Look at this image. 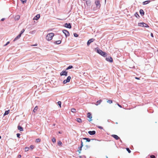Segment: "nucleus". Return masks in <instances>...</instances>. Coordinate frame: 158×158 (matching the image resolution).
Instances as JSON below:
<instances>
[{"label":"nucleus","instance_id":"obj_51","mask_svg":"<svg viewBox=\"0 0 158 158\" xmlns=\"http://www.w3.org/2000/svg\"><path fill=\"white\" fill-rule=\"evenodd\" d=\"M21 157V155H19L18 156V158H20Z\"/></svg>","mask_w":158,"mask_h":158},{"label":"nucleus","instance_id":"obj_62","mask_svg":"<svg viewBox=\"0 0 158 158\" xmlns=\"http://www.w3.org/2000/svg\"><path fill=\"white\" fill-rule=\"evenodd\" d=\"M97 141H99V140H98V139H97ZM99 141H100V140H99Z\"/></svg>","mask_w":158,"mask_h":158},{"label":"nucleus","instance_id":"obj_21","mask_svg":"<svg viewBox=\"0 0 158 158\" xmlns=\"http://www.w3.org/2000/svg\"><path fill=\"white\" fill-rule=\"evenodd\" d=\"M61 43V41L60 40H58L55 41L54 42V43L56 44H59Z\"/></svg>","mask_w":158,"mask_h":158},{"label":"nucleus","instance_id":"obj_61","mask_svg":"<svg viewBox=\"0 0 158 158\" xmlns=\"http://www.w3.org/2000/svg\"><path fill=\"white\" fill-rule=\"evenodd\" d=\"M109 120H108V122H109Z\"/></svg>","mask_w":158,"mask_h":158},{"label":"nucleus","instance_id":"obj_10","mask_svg":"<svg viewBox=\"0 0 158 158\" xmlns=\"http://www.w3.org/2000/svg\"><path fill=\"white\" fill-rule=\"evenodd\" d=\"M87 117L89 118V119H88L89 122H90L92 120V114L90 112H88L87 114Z\"/></svg>","mask_w":158,"mask_h":158},{"label":"nucleus","instance_id":"obj_18","mask_svg":"<svg viewBox=\"0 0 158 158\" xmlns=\"http://www.w3.org/2000/svg\"><path fill=\"white\" fill-rule=\"evenodd\" d=\"M151 2V0H147L144 1L142 3L143 5H146L147 4Z\"/></svg>","mask_w":158,"mask_h":158},{"label":"nucleus","instance_id":"obj_48","mask_svg":"<svg viewBox=\"0 0 158 158\" xmlns=\"http://www.w3.org/2000/svg\"><path fill=\"white\" fill-rule=\"evenodd\" d=\"M117 104L118 105V106L120 108H122V106L120 104H119L118 103H117Z\"/></svg>","mask_w":158,"mask_h":158},{"label":"nucleus","instance_id":"obj_3","mask_svg":"<svg viewBox=\"0 0 158 158\" xmlns=\"http://www.w3.org/2000/svg\"><path fill=\"white\" fill-rule=\"evenodd\" d=\"M138 26H139L143 27L146 28L149 27V26H148V24H147L143 23V22H141L140 23H139L138 24Z\"/></svg>","mask_w":158,"mask_h":158},{"label":"nucleus","instance_id":"obj_50","mask_svg":"<svg viewBox=\"0 0 158 158\" xmlns=\"http://www.w3.org/2000/svg\"><path fill=\"white\" fill-rule=\"evenodd\" d=\"M135 79H137V80H139L140 79V78L139 77H135Z\"/></svg>","mask_w":158,"mask_h":158},{"label":"nucleus","instance_id":"obj_5","mask_svg":"<svg viewBox=\"0 0 158 158\" xmlns=\"http://www.w3.org/2000/svg\"><path fill=\"white\" fill-rule=\"evenodd\" d=\"M95 3L96 6L97 8H98V9H99L101 7L100 0H96L95 2Z\"/></svg>","mask_w":158,"mask_h":158},{"label":"nucleus","instance_id":"obj_20","mask_svg":"<svg viewBox=\"0 0 158 158\" xmlns=\"http://www.w3.org/2000/svg\"><path fill=\"white\" fill-rule=\"evenodd\" d=\"M18 129L20 131H23V127L20 125H18Z\"/></svg>","mask_w":158,"mask_h":158},{"label":"nucleus","instance_id":"obj_16","mask_svg":"<svg viewBox=\"0 0 158 158\" xmlns=\"http://www.w3.org/2000/svg\"><path fill=\"white\" fill-rule=\"evenodd\" d=\"M40 17V15L39 14H37L33 18V20H38Z\"/></svg>","mask_w":158,"mask_h":158},{"label":"nucleus","instance_id":"obj_43","mask_svg":"<svg viewBox=\"0 0 158 158\" xmlns=\"http://www.w3.org/2000/svg\"><path fill=\"white\" fill-rule=\"evenodd\" d=\"M79 158H86V156L85 155L80 156H79Z\"/></svg>","mask_w":158,"mask_h":158},{"label":"nucleus","instance_id":"obj_28","mask_svg":"<svg viewBox=\"0 0 158 158\" xmlns=\"http://www.w3.org/2000/svg\"><path fill=\"white\" fill-rule=\"evenodd\" d=\"M76 121L78 123H80L82 122V120L80 118H77Z\"/></svg>","mask_w":158,"mask_h":158},{"label":"nucleus","instance_id":"obj_30","mask_svg":"<svg viewBox=\"0 0 158 158\" xmlns=\"http://www.w3.org/2000/svg\"><path fill=\"white\" fill-rule=\"evenodd\" d=\"M57 144L59 146H62V143L60 141H59L58 142Z\"/></svg>","mask_w":158,"mask_h":158},{"label":"nucleus","instance_id":"obj_55","mask_svg":"<svg viewBox=\"0 0 158 158\" xmlns=\"http://www.w3.org/2000/svg\"><path fill=\"white\" fill-rule=\"evenodd\" d=\"M83 146V144H81L80 147H81L82 148Z\"/></svg>","mask_w":158,"mask_h":158},{"label":"nucleus","instance_id":"obj_34","mask_svg":"<svg viewBox=\"0 0 158 158\" xmlns=\"http://www.w3.org/2000/svg\"><path fill=\"white\" fill-rule=\"evenodd\" d=\"M41 141V139L40 138H38L36 139L35 142L39 143Z\"/></svg>","mask_w":158,"mask_h":158},{"label":"nucleus","instance_id":"obj_44","mask_svg":"<svg viewBox=\"0 0 158 158\" xmlns=\"http://www.w3.org/2000/svg\"><path fill=\"white\" fill-rule=\"evenodd\" d=\"M16 135H17V137L19 138H20V133H17L16 134Z\"/></svg>","mask_w":158,"mask_h":158},{"label":"nucleus","instance_id":"obj_38","mask_svg":"<svg viewBox=\"0 0 158 158\" xmlns=\"http://www.w3.org/2000/svg\"><path fill=\"white\" fill-rule=\"evenodd\" d=\"M29 149V147H26L25 148V151H26V152L28 151Z\"/></svg>","mask_w":158,"mask_h":158},{"label":"nucleus","instance_id":"obj_32","mask_svg":"<svg viewBox=\"0 0 158 158\" xmlns=\"http://www.w3.org/2000/svg\"><path fill=\"white\" fill-rule=\"evenodd\" d=\"M57 103L58 105L60 106V108L61 107V101H59L57 102Z\"/></svg>","mask_w":158,"mask_h":158},{"label":"nucleus","instance_id":"obj_7","mask_svg":"<svg viewBox=\"0 0 158 158\" xmlns=\"http://www.w3.org/2000/svg\"><path fill=\"white\" fill-rule=\"evenodd\" d=\"M68 71H67L65 70H63L60 73V76H67L68 75Z\"/></svg>","mask_w":158,"mask_h":158},{"label":"nucleus","instance_id":"obj_33","mask_svg":"<svg viewBox=\"0 0 158 158\" xmlns=\"http://www.w3.org/2000/svg\"><path fill=\"white\" fill-rule=\"evenodd\" d=\"M71 111L72 112L75 113L76 112V109L74 108H72L71 109Z\"/></svg>","mask_w":158,"mask_h":158},{"label":"nucleus","instance_id":"obj_19","mask_svg":"<svg viewBox=\"0 0 158 158\" xmlns=\"http://www.w3.org/2000/svg\"><path fill=\"white\" fill-rule=\"evenodd\" d=\"M21 35H20L19 34L13 40V41H15L18 39H19L21 37Z\"/></svg>","mask_w":158,"mask_h":158},{"label":"nucleus","instance_id":"obj_41","mask_svg":"<svg viewBox=\"0 0 158 158\" xmlns=\"http://www.w3.org/2000/svg\"><path fill=\"white\" fill-rule=\"evenodd\" d=\"M86 148L85 149V150H86L89 148L90 147V146H89L88 145H86L85 146Z\"/></svg>","mask_w":158,"mask_h":158},{"label":"nucleus","instance_id":"obj_56","mask_svg":"<svg viewBox=\"0 0 158 158\" xmlns=\"http://www.w3.org/2000/svg\"><path fill=\"white\" fill-rule=\"evenodd\" d=\"M55 124H53V126H55Z\"/></svg>","mask_w":158,"mask_h":158},{"label":"nucleus","instance_id":"obj_1","mask_svg":"<svg viewBox=\"0 0 158 158\" xmlns=\"http://www.w3.org/2000/svg\"><path fill=\"white\" fill-rule=\"evenodd\" d=\"M94 51L97 53L101 55L103 57H106V56L107 53L106 52L102 51L98 47H97L94 48Z\"/></svg>","mask_w":158,"mask_h":158},{"label":"nucleus","instance_id":"obj_31","mask_svg":"<svg viewBox=\"0 0 158 158\" xmlns=\"http://www.w3.org/2000/svg\"><path fill=\"white\" fill-rule=\"evenodd\" d=\"M37 109H38V106H35V107L34 108V110H33V112H34V113H35L36 111L37 110Z\"/></svg>","mask_w":158,"mask_h":158},{"label":"nucleus","instance_id":"obj_54","mask_svg":"<svg viewBox=\"0 0 158 158\" xmlns=\"http://www.w3.org/2000/svg\"><path fill=\"white\" fill-rule=\"evenodd\" d=\"M81 144H83V142H82V140H81Z\"/></svg>","mask_w":158,"mask_h":158},{"label":"nucleus","instance_id":"obj_46","mask_svg":"<svg viewBox=\"0 0 158 158\" xmlns=\"http://www.w3.org/2000/svg\"><path fill=\"white\" fill-rule=\"evenodd\" d=\"M151 158H156L155 156L154 155H152L150 156Z\"/></svg>","mask_w":158,"mask_h":158},{"label":"nucleus","instance_id":"obj_57","mask_svg":"<svg viewBox=\"0 0 158 158\" xmlns=\"http://www.w3.org/2000/svg\"><path fill=\"white\" fill-rule=\"evenodd\" d=\"M34 45L35 46H36L37 45V44H35Z\"/></svg>","mask_w":158,"mask_h":158},{"label":"nucleus","instance_id":"obj_39","mask_svg":"<svg viewBox=\"0 0 158 158\" xmlns=\"http://www.w3.org/2000/svg\"><path fill=\"white\" fill-rule=\"evenodd\" d=\"M73 35L75 37H78L79 36L76 33H73Z\"/></svg>","mask_w":158,"mask_h":158},{"label":"nucleus","instance_id":"obj_25","mask_svg":"<svg viewBox=\"0 0 158 158\" xmlns=\"http://www.w3.org/2000/svg\"><path fill=\"white\" fill-rule=\"evenodd\" d=\"M82 148L81 147H78V150H77V151L79 152V154L81 153V151L82 150Z\"/></svg>","mask_w":158,"mask_h":158},{"label":"nucleus","instance_id":"obj_59","mask_svg":"<svg viewBox=\"0 0 158 158\" xmlns=\"http://www.w3.org/2000/svg\"><path fill=\"white\" fill-rule=\"evenodd\" d=\"M105 2L106 3V0H105Z\"/></svg>","mask_w":158,"mask_h":158},{"label":"nucleus","instance_id":"obj_29","mask_svg":"<svg viewBox=\"0 0 158 158\" xmlns=\"http://www.w3.org/2000/svg\"><path fill=\"white\" fill-rule=\"evenodd\" d=\"M25 30V29H23L20 32L19 34L21 35H22L23 33V32H24Z\"/></svg>","mask_w":158,"mask_h":158},{"label":"nucleus","instance_id":"obj_14","mask_svg":"<svg viewBox=\"0 0 158 158\" xmlns=\"http://www.w3.org/2000/svg\"><path fill=\"white\" fill-rule=\"evenodd\" d=\"M111 136L114 138L116 140H118L120 139L121 141V140L120 138L119 137H118V135H111Z\"/></svg>","mask_w":158,"mask_h":158},{"label":"nucleus","instance_id":"obj_8","mask_svg":"<svg viewBox=\"0 0 158 158\" xmlns=\"http://www.w3.org/2000/svg\"><path fill=\"white\" fill-rule=\"evenodd\" d=\"M64 26L68 28L71 29L72 28L71 23H66L64 25Z\"/></svg>","mask_w":158,"mask_h":158},{"label":"nucleus","instance_id":"obj_63","mask_svg":"<svg viewBox=\"0 0 158 158\" xmlns=\"http://www.w3.org/2000/svg\"><path fill=\"white\" fill-rule=\"evenodd\" d=\"M106 158H108V157H106Z\"/></svg>","mask_w":158,"mask_h":158},{"label":"nucleus","instance_id":"obj_22","mask_svg":"<svg viewBox=\"0 0 158 158\" xmlns=\"http://www.w3.org/2000/svg\"><path fill=\"white\" fill-rule=\"evenodd\" d=\"M135 16L136 17L137 19H139V18H140V16H139V15L138 12H136L134 14Z\"/></svg>","mask_w":158,"mask_h":158},{"label":"nucleus","instance_id":"obj_42","mask_svg":"<svg viewBox=\"0 0 158 158\" xmlns=\"http://www.w3.org/2000/svg\"><path fill=\"white\" fill-rule=\"evenodd\" d=\"M31 148V150L33 149L34 148V146L33 145H31L29 147V148Z\"/></svg>","mask_w":158,"mask_h":158},{"label":"nucleus","instance_id":"obj_17","mask_svg":"<svg viewBox=\"0 0 158 158\" xmlns=\"http://www.w3.org/2000/svg\"><path fill=\"white\" fill-rule=\"evenodd\" d=\"M139 12L140 15L142 16H143L144 15V12L143 9H140L139 10Z\"/></svg>","mask_w":158,"mask_h":158},{"label":"nucleus","instance_id":"obj_24","mask_svg":"<svg viewBox=\"0 0 158 158\" xmlns=\"http://www.w3.org/2000/svg\"><path fill=\"white\" fill-rule=\"evenodd\" d=\"M10 112V110H6L3 114V116H5L6 115L8 114Z\"/></svg>","mask_w":158,"mask_h":158},{"label":"nucleus","instance_id":"obj_37","mask_svg":"<svg viewBox=\"0 0 158 158\" xmlns=\"http://www.w3.org/2000/svg\"><path fill=\"white\" fill-rule=\"evenodd\" d=\"M20 1L23 4L26 3L27 2V0H20Z\"/></svg>","mask_w":158,"mask_h":158},{"label":"nucleus","instance_id":"obj_49","mask_svg":"<svg viewBox=\"0 0 158 158\" xmlns=\"http://www.w3.org/2000/svg\"><path fill=\"white\" fill-rule=\"evenodd\" d=\"M151 36L152 37H154V35H153V34L152 33H151Z\"/></svg>","mask_w":158,"mask_h":158},{"label":"nucleus","instance_id":"obj_11","mask_svg":"<svg viewBox=\"0 0 158 158\" xmlns=\"http://www.w3.org/2000/svg\"><path fill=\"white\" fill-rule=\"evenodd\" d=\"M95 39L94 38H91L89 39L87 41V46H89L90 44L93 42L94 40Z\"/></svg>","mask_w":158,"mask_h":158},{"label":"nucleus","instance_id":"obj_4","mask_svg":"<svg viewBox=\"0 0 158 158\" xmlns=\"http://www.w3.org/2000/svg\"><path fill=\"white\" fill-rule=\"evenodd\" d=\"M63 33L64 34L66 37H67L70 35L69 31L66 30L64 29L62 30Z\"/></svg>","mask_w":158,"mask_h":158},{"label":"nucleus","instance_id":"obj_60","mask_svg":"<svg viewBox=\"0 0 158 158\" xmlns=\"http://www.w3.org/2000/svg\"><path fill=\"white\" fill-rule=\"evenodd\" d=\"M116 124H118V123L116 122Z\"/></svg>","mask_w":158,"mask_h":158},{"label":"nucleus","instance_id":"obj_13","mask_svg":"<svg viewBox=\"0 0 158 158\" xmlns=\"http://www.w3.org/2000/svg\"><path fill=\"white\" fill-rule=\"evenodd\" d=\"M82 139L85 140H86V142H90L91 140H97L96 139H90L88 138H86V137L83 138H82Z\"/></svg>","mask_w":158,"mask_h":158},{"label":"nucleus","instance_id":"obj_26","mask_svg":"<svg viewBox=\"0 0 158 158\" xmlns=\"http://www.w3.org/2000/svg\"><path fill=\"white\" fill-rule=\"evenodd\" d=\"M73 68V67L72 65H69L68 67H67L65 69L66 70H67L69 69H72Z\"/></svg>","mask_w":158,"mask_h":158},{"label":"nucleus","instance_id":"obj_58","mask_svg":"<svg viewBox=\"0 0 158 158\" xmlns=\"http://www.w3.org/2000/svg\"><path fill=\"white\" fill-rule=\"evenodd\" d=\"M35 158H39V157H36Z\"/></svg>","mask_w":158,"mask_h":158},{"label":"nucleus","instance_id":"obj_53","mask_svg":"<svg viewBox=\"0 0 158 158\" xmlns=\"http://www.w3.org/2000/svg\"><path fill=\"white\" fill-rule=\"evenodd\" d=\"M58 133L59 134H61L62 133V132L61 131H58Z\"/></svg>","mask_w":158,"mask_h":158},{"label":"nucleus","instance_id":"obj_47","mask_svg":"<svg viewBox=\"0 0 158 158\" xmlns=\"http://www.w3.org/2000/svg\"><path fill=\"white\" fill-rule=\"evenodd\" d=\"M9 43H10V42L8 41L6 42V43L5 45H4V46H6Z\"/></svg>","mask_w":158,"mask_h":158},{"label":"nucleus","instance_id":"obj_40","mask_svg":"<svg viewBox=\"0 0 158 158\" xmlns=\"http://www.w3.org/2000/svg\"><path fill=\"white\" fill-rule=\"evenodd\" d=\"M107 102L111 104L113 102V101L111 100H109L107 101Z\"/></svg>","mask_w":158,"mask_h":158},{"label":"nucleus","instance_id":"obj_6","mask_svg":"<svg viewBox=\"0 0 158 158\" xmlns=\"http://www.w3.org/2000/svg\"><path fill=\"white\" fill-rule=\"evenodd\" d=\"M71 79V77L70 76H68L66 79L64 80L63 82V84H65L68 82H69L70 81Z\"/></svg>","mask_w":158,"mask_h":158},{"label":"nucleus","instance_id":"obj_35","mask_svg":"<svg viewBox=\"0 0 158 158\" xmlns=\"http://www.w3.org/2000/svg\"><path fill=\"white\" fill-rule=\"evenodd\" d=\"M52 142L53 143H56V139L54 137H53L52 138Z\"/></svg>","mask_w":158,"mask_h":158},{"label":"nucleus","instance_id":"obj_27","mask_svg":"<svg viewBox=\"0 0 158 158\" xmlns=\"http://www.w3.org/2000/svg\"><path fill=\"white\" fill-rule=\"evenodd\" d=\"M20 17L19 15H17L15 17V19L16 20H18L20 19Z\"/></svg>","mask_w":158,"mask_h":158},{"label":"nucleus","instance_id":"obj_36","mask_svg":"<svg viewBox=\"0 0 158 158\" xmlns=\"http://www.w3.org/2000/svg\"><path fill=\"white\" fill-rule=\"evenodd\" d=\"M127 151L129 153H131V151L130 150V149L128 148H126Z\"/></svg>","mask_w":158,"mask_h":158},{"label":"nucleus","instance_id":"obj_52","mask_svg":"<svg viewBox=\"0 0 158 158\" xmlns=\"http://www.w3.org/2000/svg\"><path fill=\"white\" fill-rule=\"evenodd\" d=\"M5 19V18H2L1 19V21H4Z\"/></svg>","mask_w":158,"mask_h":158},{"label":"nucleus","instance_id":"obj_2","mask_svg":"<svg viewBox=\"0 0 158 158\" xmlns=\"http://www.w3.org/2000/svg\"><path fill=\"white\" fill-rule=\"evenodd\" d=\"M54 35V34L53 33H48L46 37V39L48 41H50L52 39V38Z\"/></svg>","mask_w":158,"mask_h":158},{"label":"nucleus","instance_id":"obj_9","mask_svg":"<svg viewBox=\"0 0 158 158\" xmlns=\"http://www.w3.org/2000/svg\"><path fill=\"white\" fill-rule=\"evenodd\" d=\"M106 60L110 63L113 62V59L111 56H109L106 58Z\"/></svg>","mask_w":158,"mask_h":158},{"label":"nucleus","instance_id":"obj_45","mask_svg":"<svg viewBox=\"0 0 158 158\" xmlns=\"http://www.w3.org/2000/svg\"><path fill=\"white\" fill-rule=\"evenodd\" d=\"M97 127L100 129H103V127L101 126H98Z\"/></svg>","mask_w":158,"mask_h":158},{"label":"nucleus","instance_id":"obj_23","mask_svg":"<svg viewBox=\"0 0 158 158\" xmlns=\"http://www.w3.org/2000/svg\"><path fill=\"white\" fill-rule=\"evenodd\" d=\"M102 102V100L101 99L98 101L96 102V103L95 104V105L96 106H98V105L100 104L101 102Z\"/></svg>","mask_w":158,"mask_h":158},{"label":"nucleus","instance_id":"obj_15","mask_svg":"<svg viewBox=\"0 0 158 158\" xmlns=\"http://www.w3.org/2000/svg\"><path fill=\"white\" fill-rule=\"evenodd\" d=\"M88 133L90 135H94L96 134V131H89L88 132Z\"/></svg>","mask_w":158,"mask_h":158},{"label":"nucleus","instance_id":"obj_12","mask_svg":"<svg viewBox=\"0 0 158 158\" xmlns=\"http://www.w3.org/2000/svg\"><path fill=\"white\" fill-rule=\"evenodd\" d=\"M86 4L87 6L90 7L92 5V2L90 0H86Z\"/></svg>","mask_w":158,"mask_h":158}]
</instances>
